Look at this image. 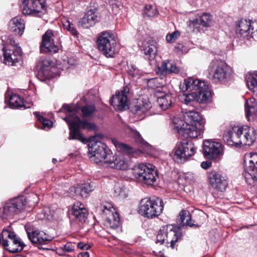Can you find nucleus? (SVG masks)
<instances>
[{
	"mask_svg": "<svg viewBox=\"0 0 257 257\" xmlns=\"http://www.w3.org/2000/svg\"><path fill=\"white\" fill-rule=\"evenodd\" d=\"M174 128L185 138H196L203 133L204 121L200 114L195 111L186 112L184 121L178 118L173 120Z\"/></svg>",
	"mask_w": 257,
	"mask_h": 257,
	"instance_id": "nucleus-1",
	"label": "nucleus"
},
{
	"mask_svg": "<svg viewBox=\"0 0 257 257\" xmlns=\"http://www.w3.org/2000/svg\"><path fill=\"white\" fill-rule=\"evenodd\" d=\"M62 109H64L66 112L67 115L63 119L69 124L70 131L68 138L69 140H82L83 138L79 132V129L85 128L90 131L95 128L96 125L94 123L80 119L77 114H75V111H77V110H71L70 105L67 104H63L60 111Z\"/></svg>",
	"mask_w": 257,
	"mask_h": 257,
	"instance_id": "nucleus-2",
	"label": "nucleus"
},
{
	"mask_svg": "<svg viewBox=\"0 0 257 257\" xmlns=\"http://www.w3.org/2000/svg\"><path fill=\"white\" fill-rule=\"evenodd\" d=\"M101 135H97L90 138L88 154L91 161L94 163L103 162L106 167V161L111 159L112 153L107 146L99 140L102 139Z\"/></svg>",
	"mask_w": 257,
	"mask_h": 257,
	"instance_id": "nucleus-3",
	"label": "nucleus"
},
{
	"mask_svg": "<svg viewBox=\"0 0 257 257\" xmlns=\"http://www.w3.org/2000/svg\"><path fill=\"white\" fill-rule=\"evenodd\" d=\"M208 71L210 78L216 83H225L231 78V67L220 60H213L208 66Z\"/></svg>",
	"mask_w": 257,
	"mask_h": 257,
	"instance_id": "nucleus-4",
	"label": "nucleus"
},
{
	"mask_svg": "<svg viewBox=\"0 0 257 257\" xmlns=\"http://www.w3.org/2000/svg\"><path fill=\"white\" fill-rule=\"evenodd\" d=\"M139 212L144 217L152 218L159 216L164 209L163 200L160 198L154 199L144 198L141 200Z\"/></svg>",
	"mask_w": 257,
	"mask_h": 257,
	"instance_id": "nucleus-5",
	"label": "nucleus"
},
{
	"mask_svg": "<svg viewBox=\"0 0 257 257\" xmlns=\"http://www.w3.org/2000/svg\"><path fill=\"white\" fill-rule=\"evenodd\" d=\"M180 236V232L176 226L170 224L164 225L161 227L158 232L156 243L165 244L166 246L174 248L175 243Z\"/></svg>",
	"mask_w": 257,
	"mask_h": 257,
	"instance_id": "nucleus-6",
	"label": "nucleus"
},
{
	"mask_svg": "<svg viewBox=\"0 0 257 257\" xmlns=\"http://www.w3.org/2000/svg\"><path fill=\"white\" fill-rule=\"evenodd\" d=\"M10 252L15 253L22 250L25 244L16 234L7 229L0 233V244Z\"/></svg>",
	"mask_w": 257,
	"mask_h": 257,
	"instance_id": "nucleus-7",
	"label": "nucleus"
},
{
	"mask_svg": "<svg viewBox=\"0 0 257 257\" xmlns=\"http://www.w3.org/2000/svg\"><path fill=\"white\" fill-rule=\"evenodd\" d=\"M97 47L106 57H112L115 54L116 42L112 34L105 31L97 38Z\"/></svg>",
	"mask_w": 257,
	"mask_h": 257,
	"instance_id": "nucleus-8",
	"label": "nucleus"
},
{
	"mask_svg": "<svg viewBox=\"0 0 257 257\" xmlns=\"http://www.w3.org/2000/svg\"><path fill=\"white\" fill-rule=\"evenodd\" d=\"M244 162V176L246 183L249 185L257 184V153L246 154Z\"/></svg>",
	"mask_w": 257,
	"mask_h": 257,
	"instance_id": "nucleus-9",
	"label": "nucleus"
},
{
	"mask_svg": "<svg viewBox=\"0 0 257 257\" xmlns=\"http://www.w3.org/2000/svg\"><path fill=\"white\" fill-rule=\"evenodd\" d=\"M151 168L141 164L133 169V174L134 177L142 183L153 185L156 180L157 172L149 165Z\"/></svg>",
	"mask_w": 257,
	"mask_h": 257,
	"instance_id": "nucleus-10",
	"label": "nucleus"
},
{
	"mask_svg": "<svg viewBox=\"0 0 257 257\" xmlns=\"http://www.w3.org/2000/svg\"><path fill=\"white\" fill-rule=\"evenodd\" d=\"M23 198H14L6 202L1 209L0 216L3 219H12L24 208Z\"/></svg>",
	"mask_w": 257,
	"mask_h": 257,
	"instance_id": "nucleus-11",
	"label": "nucleus"
},
{
	"mask_svg": "<svg viewBox=\"0 0 257 257\" xmlns=\"http://www.w3.org/2000/svg\"><path fill=\"white\" fill-rule=\"evenodd\" d=\"M196 149L192 142L183 140L177 146L173 156L174 160L178 163H183L194 155Z\"/></svg>",
	"mask_w": 257,
	"mask_h": 257,
	"instance_id": "nucleus-12",
	"label": "nucleus"
},
{
	"mask_svg": "<svg viewBox=\"0 0 257 257\" xmlns=\"http://www.w3.org/2000/svg\"><path fill=\"white\" fill-rule=\"evenodd\" d=\"M23 7L24 14L41 16L46 11L45 0H23Z\"/></svg>",
	"mask_w": 257,
	"mask_h": 257,
	"instance_id": "nucleus-13",
	"label": "nucleus"
},
{
	"mask_svg": "<svg viewBox=\"0 0 257 257\" xmlns=\"http://www.w3.org/2000/svg\"><path fill=\"white\" fill-rule=\"evenodd\" d=\"M203 153L208 159H216L223 154L222 146L218 142L205 141L203 143Z\"/></svg>",
	"mask_w": 257,
	"mask_h": 257,
	"instance_id": "nucleus-14",
	"label": "nucleus"
},
{
	"mask_svg": "<svg viewBox=\"0 0 257 257\" xmlns=\"http://www.w3.org/2000/svg\"><path fill=\"white\" fill-rule=\"evenodd\" d=\"M208 179L211 187L220 192L224 191L228 185L227 177L215 171L208 173Z\"/></svg>",
	"mask_w": 257,
	"mask_h": 257,
	"instance_id": "nucleus-15",
	"label": "nucleus"
},
{
	"mask_svg": "<svg viewBox=\"0 0 257 257\" xmlns=\"http://www.w3.org/2000/svg\"><path fill=\"white\" fill-rule=\"evenodd\" d=\"M28 236L31 241L42 249H49L46 246L47 242L52 240V238L44 232L39 230H33L31 232L27 230Z\"/></svg>",
	"mask_w": 257,
	"mask_h": 257,
	"instance_id": "nucleus-16",
	"label": "nucleus"
},
{
	"mask_svg": "<svg viewBox=\"0 0 257 257\" xmlns=\"http://www.w3.org/2000/svg\"><path fill=\"white\" fill-rule=\"evenodd\" d=\"M4 62L6 64L14 66L21 59L22 50L20 47L11 46L3 49Z\"/></svg>",
	"mask_w": 257,
	"mask_h": 257,
	"instance_id": "nucleus-17",
	"label": "nucleus"
},
{
	"mask_svg": "<svg viewBox=\"0 0 257 257\" xmlns=\"http://www.w3.org/2000/svg\"><path fill=\"white\" fill-rule=\"evenodd\" d=\"M54 34L51 30H47L42 36V41L40 45L41 53L58 52L59 48L54 44Z\"/></svg>",
	"mask_w": 257,
	"mask_h": 257,
	"instance_id": "nucleus-18",
	"label": "nucleus"
},
{
	"mask_svg": "<svg viewBox=\"0 0 257 257\" xmlns=\"http://www.w3.org/2000/svg\"><path fill=\"white\" fill-rule=\"evenodd\" d=\"M129 90L128 87H124L120 92L112 97L110 101L111 104L115 109L123 110L127 107V94Z\"/></svg>",
	"mask_w": 257,
	"mask_h": 257,
	"instance_id": "nucleus-19",
	"label": "nucleus"
},
{
	"mask_svg": "<svg viewBox=\"0 0 257 257\" xmlns=\"http://www.w3.org/2000/svg\"><path fill=\"white\" fill-rule=\"evenodd\" d=\"M152 107L151 102L148 98H140L131 107V111L141 119L144 118L143 115Z\"/></svg>",
	"mask_w": 257,
	"mask_h": 257,
	"instance_id": "nucleus-20",
	"label": "nucleus"
},
{
	"mask_svg": "<svg viewBox=\"0 0 257 257\" xmlns=\"http://www.w3.org/2000/svg\"><path fill=\"white\" fill-rule=\"evenodd\" d=\"M179 72V68L173 61L169 60L163 61L156 69L157 74L163 77L171 73L178 74Z\"/></svg>",
	"mask_w": 257,
	"mask_h": 257,
	"instance_id": "nucleus-21",
	"label": "nucleus"
},
{
	"mask_svg": "<svg viewBox=\"0 0 257 257\" xmlns=\"http://www.w3.org/2000/svg\"><path fill=\"white\" fill-rule=\"evenodd\" d=\"M254 25L256 24L250 20L247 21L246 19H241L238 21L236 22V33L242 36L252 34L255 31H257V28L254 30Z\"/></svg>",
	"mask_w": 257,
	"mask_h": 257,
	"instance_id": "nucleus-22",
	"label": "nucleus"
},
{
	"mask_svg": "<svg viewBox=\"0 0 257 257\" xmlns=\"http://www.w3.org/2000/svg\"><path fill=\"white\" fill-rule=\"evenodd\" d=\"M107 166L111 168L125 170L130 167L129 162L123 155L113 156L111 159L106 161Z\"/></svg>",
	"mask_w": 257,
	"mask_h": 257,
	"instance_id": "nucleus-23",
	"label": "nucleus"
},
{
	"mask_svg": "<svg viewBox=\"0 0 257 257\" xmlns=\"http://www.w3.org/2000/svg\"><path fill=\"white\" fill-rule=\"evenodd\" d=\"M25 28L24 20L20 16L15 17L10 21L9 29L16 35L22 36Z\"/></svg>",
	"mask_w": 257,
	"mask_h": 257,
	"instance_id": "nucleus-24",
	"label": "nucleus"
},
{
	"mask_svg": "<svg viewBox=\"0 0 257 257\" xmlns=\"http://www.w3.org/2000/svg\"><path fill=\"white\" fill-rule=\"evenodd\" d=\"M197 102L199 103H206L210 101L211 93L209 90L208 87L204 81L200 83V87L196 91Z\"/></svg>",
	"mask_w": 257,
	"mask_h": 257,
	"instance_id": "nucleus-25",
	"label": "nucleus"
},
{
	"mask_svg": "<svg viewBox=\"0 0 257 257\" xmlns=\"http://www.w3.org/2000/svg\"><path fill=\"white\" fill-rule=\"evenodd\" d=\"M71 211L72 214L74 216L77 221L81 222H85L87 218L88 212L81 202H75L72 208Z\"/></svg>",
	"mask_w": 257,
	"mask_h": 257,
	"instance_id": "nucleus-26",
	"label": "nucleus"
},
{
	"mask_svg": "<svg viewBox=\"0 0 257 257\" xmlns=\"http://www.w3.org/2000/svg\"><path fill=\"white\" fill-rule=\"evenodd\" d=\"M202 82L198 79L188 78L184 79L182 82L180 83L179 88L183 92L186 91H196L200 87V83Z\"/></svg>",
	"mask_w": 257,
	"mask_h": 257,
	"instance_id": "nucleus-27",
	"label": "nucleus"
},
{
	"mask_svg": "<svg viewBox=\"0 0 257 257\" xmlns=\"http://www.w3.org/2000/svg\"><path fill=\"white\" fill-rule=\"evenodd\" d=\"M97 17L92 10H89L84 16L79 20L78 25L84 28H88L94 25L97 22Z\"/></svg>",
	"mask_w": 257,
	"mask_h": 257,
	"instance_id": "nucleus-28",
	"label": "nucleus"
},
{
	"mask_svg": "<svg viewBox=\"0 0 257 257\" xmlns=\"http://www.w3.org/2000/svg\"><path fill=\"white\" fill-rule=\"evenodd\" d=\"M246 116L249 121L257 117V102L254 98H251L246 101L245 104Z\"/></svg>",
	"mask_w": 257,
	"mask_h": 257,
	"instance_id": "nucleus-29",
	"label": "nucleus"
},
{
	"mask_svg": "<svg viewBox=\"0 0 257 257\" xmlns=\"http://www.w3.org/2000/svg\"><path fill=\"white\" fill-rule=\"evenodd\" d=\"M70 107L71 110H77V111H75L76 114L80 110L83 117H92L96 111V108L93 104H86L81 107H73L70 105Z\"/></svg>",
	"mask_w": 257,
	"mask_h": 257,
	"instance_id": "nucleus-30",
	"label": "nucleus"
},
{
	"mask_svg": "<svg viewBox=\"0 0 257 257\" xmlns=\"http://www.w3.org/2000/svg\"><path fill=\"white\" fill-rule=\"evenodd\" d=\"M93 184L86 183L74 188V192L82 198H85L87 195L94 190Z\"/></svg>",
	"mask_w": 257,
	"mask_h": 257,
	"instance_id": "nucleus-31",
	"label": "nucleus"
},
{
	"mask_svg": "<svg viewBox=\"0 0 257 257\" xmlns=\"http://www.w3.org/2000/svg\"><path fill=\"white\" fill-rule=\"evenodd\" d=\"M113 144L118 151L130 155L135 156L136 152V150L132 147L119 142L115 139L111 140Z\"/></svg>",
	"mask_w": 257,
	"mask_h": 257,
	"instance_id": "nucleus-32",
	"label": "nucleus"
},
{
	"mask_svg": "<svg viewBox=\"0 0 257 257\" xmlns=\"http://www.w3.org/2000/svg\"><path fill=\"white\" fill-rule=\"evenodd\" d=\"M177 223L181 226L185 225L193 226L194 224L191 222L190 212L186 210H181L177 217Z\"/></svg>",
	"mask_w": 257,
	"mask_h": 257,
	"instance_id": "nucleus-33",
	"label": "nucleus"
},
{
	"mask_svg": "<svg viewBox=\"0 0 257 257\" xmlns=\"http://www.w3.org/2000/svg\"><path fill=\"white\" fill-rule=\"evenodd\" d=\"M6 100L9 102L13 108L24 107L25 109L29 107V106H26L24 104L23 98L16 94H12L9 98L6 96Z\"/></svg>",
	"mask_w": 257,
	"mask_h": 257,
	"instance_id": "nucleus-34",
	"label": "nucleus"
},
{
	"mask_svg": "<svg viewBox=\"0 0 257 257\" xmlns=\"http://www.w3.org/2000/svg\"><path fill=\"white\" fill-rule=\"evenodd\" d=\"M245 137H243L242 145H251L256 139V133L253 127L247 125Z\"/></svg>",
	"mask_w": 257,
	"mask_h": 257,
	"instance_id": "nucleus-35",
	"label": "nucleus"
},
{
	"mask_svg": "<svg viewBox=\"0 0 257 257\" xmlns=\"http://www.w3.org/2000/svg\"><path fill=\"white\" fill-rule=\"evenodd\" d=\"M158 103L160 107L163 110H166L172 103V97L170 94H166L158 98Z\"/></svg>",
	"mask_w": 257,
	"mask_h": 257,
	"instance_id": "nucleus-36",
	"label": "nucleus"
},
{
	"mask_svg": "<svg viewBox=\"0 0 257 257\" xmlns=\"http://www.w3.org/2000/svg\"><path fill=\"white\" fill-rule=\"evenodd\" d=\"M212 18L210 14L204 13L199 18L194 20V24H198L204 27H209L211 23Z\"/></svg>",
	"mask_w": 257,
	"mask_h": 257,
	"instance_id": "nucleus-37",
	"label": "nucleus"
},
{
	"mask_svg": "<svg viewBox=\"0 0 257 257\" xmlns=\"http://www.w3.org/2000/svg\"><path fill=\"white\" fill-rule=\"evenodd\" d=\"M144 54L146 56V59L151 61L154 60L156 53L157 48L154 45H148L143 48Z\"/></svg>",
	"mask_w": 257,
	"mask_h": 257,
	"instance_id": "nucleus-38",
	"label": "nucleus"
},
{
	"mask_svg": "<svg viewBox=\"0 0 257 257\" xmlns=\"http://www.w3.org/2000/svg\"><path fill=\"white\" fill-rule=\"evenodd\" d=\"M125 131L131 137L135 140L136 142L143 145H146L141 135L136 130L132 128L130 126H127L126 127Z\"/></svg>",
	"mask_w": 257,
	"mask_h": 257,
	"instance_id": "nucleus-39",
	"label": "nucleus"
},
{
	"mask_svg": "<svg viewBox=\"0 0 257 257\" xmlns=\"http://www.w3.org/2000/svg\"><path fill=\"white\" fill-rule=\"evenodd\" d=\"M34 114L37 116L38 120L41 123L42 126H39V128L43 130L50 129L52 125L53 122L48 119L44 118L43 116L40 115L38 112H34Z\"/></svg>",
	"mask_w": 257,
	"mask_h": 257,
	"instance_id": "nucleus-40",
	"label": "nucleus"
},
{
	"mask_svg": "<svg viewBox=\"0 0 257 257\" xmlns=\"http://www.w3.org/2000/svg\"><path fill=\"white\" fill-rule=\"evenodd\" d=\"M143 15L144 17L153 18L157 16L159 12L156 7L147 5L144 8Z\"/></svg>",
	"mask_w": 257,
	"mask_h": 257,
	"instance_id": "nucleus-41",
	"label": "nucleus"
},
{
	"mask_svg": "<svg viewBox=\"0 0 257 257\" xmlns=\"http://www.w3.org/2000/svg\"><path fill=\"white\" fill-rule=\"evenodd\" d=\"M107 221L109 224L110 227L115 229L119 224V218L117 212L112 213L111 215L107 218Z\"/></svg>",
	"mask_w": 257,
	"mask_h": 257,
	"instance_id": "nucleus-42",
	"label": "nucleus"
},
{
	"mask_svg": "<svg viewBox=\"0 0 257 257\" xmlns=\"http://www.w3.org/2000/svg\"><path fill=\"white\" fill-rule=\"evenodd\" d=\"M197 92L196 91H193L190 93L184 94L182 96V101L184 102L186 104L191 105V103L194 101L197 102Z\"/></svg>",
	"mask_w": 257,
	"mask_h": 257,
	"instance_id": "nucleus-43",
	"label": "nucleus"
},
{
	"mask_svg": "<svg viewBox=\"0 0 257 257\" xmlns=\"http://www.w3.org/2000/svg\"><path fill=\"white\" fill-rule=\"evenodd\" d=\"M228 133L230 134L231 138L232 139V141H233L234 146H237L238 145L240 144V137L238 133V131L237 130V126L233 127L231 128V130L228 131Z\"/></svg>",
	"mask_w": 257,
	"mask_h": 257,
	"instance_id": "nucleus-44",
	"label": "nucleus"
},
{
	"mask_svg": "<svg viewBox=\"0 0 257 257\" xmlns=\"http://www.w3.org/2000/svg\"><path fill=\"white\" fill-rule=\"evenodd\" d=\"M248 88L257 94V75L249 77L247 80Z\"/></svg>",
	"mask_w": 257,
	"mask_h": 257,
	"instance_id": "nucleus-45",
	"label": "nucleus"
},
{
	"mask_svg": "<svg viewBox=\"0 0 257 257\" xmlns=\"http://www.w3.org/2000/svg\"><path fill=\"white\" fill-rule=\"evenodd\" d=\"M129 73L134 79H138L142 76V71L134 64H131L129 69Z\"/></svg>",
	"mask_w": 257,
	"mask_h": 257,
	"instance_id": "nucleus-46",
	"label": "nucleus"
},
{
	"mask_svg": "<svg viewBox=\"0 0 257 257\" xmlns=\"http://www.w3.org/2000/svg\"><path fill=\"white\" fill-rule=\"evenodd\" d=\"M64 28L69 31L71 34L74 36H77V31L76 29L73 26V24H71L69 21H66L63 23Z\"/></svg>",
	"mask_w": 257,
	"mask_h": 257,
	"instance_id": "nucleus-47",
	"label": "nucleus"
},
{
	"mask_svg": "<svg viewBox=\"0 0 257 257\" xmlns=\"http://www.w3.org/2000/svg\"><path fill=\"white\" fill-rule=\"evenodd\" d=\"M180 34L178 31H174L171 34L167 35L166 37V41L169 43H172L180 36Z\"/></svg>",
	"mask_w": 257,
	"mask_h": 257,
	"instance_id": "nucleus-48",
	"label": "nucleus"
},
{
	"mask_svg": "<svg viewBox=\"0 0 257 257\" xmlns=\"http://www.w3.org/2000/svg\"><path fill=\"white\" fill-rule=\"evenodd\" d=\"M246 127H247V125H244L240 127L237 126V130L238 131V133L239 135V137H240V139L239 141L240 145H242V139L243 138V137H245L246 132Z\"/></svg>",
	"mask_w": 257,
	"mask_h": 257,
	"instance_id": "nucleus-49",
	"label": "nucleus"
},
{
	"mask_svg": "<svg viewBox=\"0 0 257 257\" xmlns=\"http://www.w3.org/2000/svg\"><path fill=\"white\" fill-rule=\"evenodd\" d=\"M63 251L69 252L75 250V244L74 243L69 242L62 247Z\"/></svg>",
	"mask_w": 257,
	"mask_h": 257,
	"instance_id": "nucleus-50",
	"label": "nucleus"
},
{
	"mask_svg": "<svg viewBox=\"0 0 257 257\" xmlns=\"http://www.w3.org/2000/svg\"><path fill=\"white\" fill-rule=\"evenodd\" d=\"M223 140L226 145L231 146H234L233 141H232L233 140L231 138L230 134L228 133V132L223 135Z\"/></svg>",
	"mask_w": 257,
	"mask_h": 257,
	"instance_id": "nucleus-51",
	"label": "nucleus"
},
{
	"mask_svg": "<svg viewBox=\"0 0 257 257\" xmlns=\"http://www.w3.org/2000/svg\"><path fill=\"white\" fill-rule=\"evenodd\" d=\"M90 245L83 242H79L77 243V247L82 250H88L90 248Z\"/></svg>",
	"mask_w": 257,
	"mask_h": 257,
	"instance_id": "nucleus-52",
	"label": "nucleus"
},
{
	"mask_svg": "<svg viewBox=\"0 0 257 257\" xmlns=\"http://www.w3.org/2000/svg\"><path fill=\"white\" fill-rule=\"evenodd\" d=\"M157 81V79L152 78L150 79L148 81V85L150 87L155 88L158 87L157 85L155 84V82Z\"/></svg>",
	"mask_w": 257,
	"mask_h": 257,
	"instance_id": "nucleus-53",
	"label": "nucleus"
},
{
	"mask_svg": "<svg viewBox=\"0 0 257 257\" xmlns=\"http://www.w3.org/2000/svg\"><path fill=\"white\" fill-rule=\"evenodd\" d=\"M211 164L212 163L211 162L207 161L203 162L201 164V166L202 168L204 169H207L211 166Z\"/></svg>",
	"mask_w": 257,
	"mask_h": 257,
	"instance_id": "nucleus-54",
	"label": "nucleus"
},
{
	"mask_svg": "<svg viewBox=\"0 0 257 257\" xmlns=\"http://www.w3.org/2000/svg\"><path fill=\"white\" fill-rule=\"evenodd\" d=\"M111 208V205L109 203H105V204H103L102 206V210L103 211H105V210H106L107 211H110V209Z\"/></svg>",
	"mask_w": 257,
	"mask_h": 257,
	"instance_id": "nucleus-55",
	"label": "nucleus"
},
{
	"mask_svg": "<svg viewBox=\"0 0 257 257\" xmlns=\"http://www.w3.org/2000/svg\"><path fill=\"white\" fill-rule=\"evenodd\" d=\"M89 255L88 252L85 251L83 252L79 253L78 254L77 257H89Z\"/></svg>",
	"mask_w": 257,
	"mask_h": 257,
	"instance_id": "nucleus-56",
	"label": "nucleus"
},
{
	"mask_svg": "<svg viewBox=\"0 0 257 257\" xmlns=\"http://www.w3.org/2000/svg\"><path fill=\"white\" fill-rule=\"evenodd\" d=\"M52 162L54 163H55L56 162H57V160L56 159H53L52 160Z\"/></svg>",
	"mask_w": 257,
	"mask_h": 257,
	"instance_id": "nucleus-57",
	"label": "nucleus"
},
{
	"mask_svg": "<svg viewBox=\"0 0 257 257\" xmlns=\"http://www.w3.org/2000/svg\"><path fill=\"white\" fill-rule=\"evenodd\" d=\"M15 257H26V256H24V255H19L16 256Z\"/></svg>",
	"mask_w": 257,
	"mask_h": 257,
	"instance_id": "nucleus-58",
	"label": "nucleus"
},
{
	"mask_svg": "<svg viewBox=\"0 0 257 257\" xmlns=\"http://www.w3.org/2000/svg\"><path fill=\"white\" fill-rule=\"evenodd\" d=\"M252 186H255V185H257V184H255L254 185H252Z\"/></svg>",
	"mask_w": 257,
	"mask_h": 257,
	"instance_id": "nucleus-59",
	"label": "nucleus"
}]
</instances>
